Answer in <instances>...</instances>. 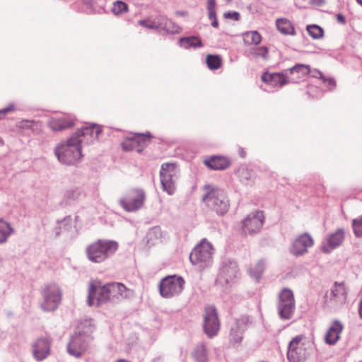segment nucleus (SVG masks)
<instances>
[{"instance_id": "f257e3e1", "label": "nucleus", "mask_w": 362, "mask_h": 362, "mask_svg": "<svg viewBox=\"0 0 362 362\" xmlns=\"http://www.w3.org/2000/svg\"><path fill=\"white\" fill-rule=\"evenodd\" d=\"M133 294V291L122 283L111 282L103 284L100 281L93 280L88 286V303L90 306H100L107 302L118 303L131 298Z\"/></svg>"}, {"instance_id": "f03ea898", "label": "nucleus", "mask_w": 362, "mask_h": 362, "mask_svg": "<svg viewBox=\"0 0 362 362\" xmlns=\"http://www.w3.org/2000/svg\"><path fill=\"white\" fill-rule=\"evenodd\" d=\"M202 201L206 206L218 215L226 214L230 208L229 200L223 190L213 185H206Z\"/></svg>"}, {"instance_id": "7ed1b4c3", "label": "nucleus", "mask_w": 362, "mask_h": 362, "mask_svg": "<svg viewBox=\"0 0 362 362\" xmlns=\"http://www.w3.org/2000/svg\"><path fill=\"white\" fill-rule=\"evenodd\" d=\"M82 139L72 135L66 143L59 144L55 148V155L58 160L66 165L76 164L81 158Z\"/></svg>"}, {"instance_id": "20e7f679", "label": "nucleus", "mask_w": 362, "mask_h": 362, "mask_svg": "<svg viewBox=\"0 0 362 362\" xmlns=\"http://www.w3.org/2000/svg\"><path fill=\"white\" fill-rule=\"evenodd\" d=\"M117 247V243L115 241L98 240L87 247L86 254L89 260L100 263L114 253Z\"/></svg>"}, {"instance_id": "39448f33", "label": "nucleus", "mask_w": 362, "mask_h": 362, "mask_svg": "<svg viewBox=\"0 0 362 362\" xmlns=\"http://www.w3.org/2000/svg\"><path fill=\"white\" fill-rule=\"evenodd\" d=\"M310 342L303 336H297L289 343L287 352L288 359L291 362H301L308 355Z\"/></svg>"}, {"instance_id": "423d86ee", "label": "nucleus", "mask_w": 362, "mask_h": 362, "mask_svg": "<svg viewBox=\"0 0 362 362\" xmlns=\"http://www.w3.org/2000/svg\"><path fill=\"white\" fill-rule=\"evenodd\" d=\"M177 168L175 163H165L160 170V182L163 189L168 194H173L175 189V181L177 177Z\"/></svg>"}, {"instance_id": "0eeeda50", "label": "nucleus", "mask_w": 362, "mask_h": 362, "mask_svg": "<svg viewBox=\"0 0 362 362\" xmlns=\"http://www.w3.org/2000/svg\"><path fill=\"white\" fill-rule=\"evenodd\" d=\"M145 193L143 190L134 189L129 191L119 203L122 209L128 212L135 211L142 207L145 201Z\"/></svg>"}, {"instance_id": "6e6552de", "label": "nucleus", "mask_w": 362, "mask_h": 362, "mask_svg": "<svg viewBox=\"0 0 362 362\" xmlns=\"http://www.w3.org/2000/svg\"><path fill=\"white\" fill-rule=\"evenodd\" d=\"M184 284L185 281L181 277L167 276L160 284V293L164 298H172L182 291Z\"/></svg>"}, {"instance_id": "1a4fd4ad", "label": "nucleus", "mask_w": 362, "mask_h": 362, "mask_svg": "<svg viewBox=\"0 0 362 362\" xmlns=\"http://www.w3.org/2000/svg\"><path fill=\"white\" fill-rule=\"evenodd\" d=\"M264 214L262 211H255L249 214L242 221V230L245 235H252L257 233L264 223Z\"/></svg>"}, {"instance_id": "9d476101", "label": "nucleus", "mask_w": 362, "mask_h": 362, "mask_svg": "<svg viewBox=\"0 0 362 362\" xmlns=\"http://www.w3.org/2000/svg\"><path fill=\"white\" fill-rule=\"evenodd\" d=\"M347 299V292L343 283H334L325 293L324 303L327 306L337 307L344 305Z\"/></svg>"}, {"instance_id": "9b49d317", "label": "nucleus", "mask_w": 362, "mask_h": 362, "mask_svg": "<svg viewBox=\"0 0 362 362\" xmlns=\"http://www.w3.org/2000/svg\"><path fill=\"white\" fill-rule=\"evenodd\" d=\"M42 296L44 300L42 303V308L45 311H53L57 309L62 300L61 291L55 284L47 285L42 291Z\"/></svg>"}, {"instance_id": "f8f14e48", "label": "nucleus", "mask_w": 362, "mask_h": 362, "mask_svg": "<svg viewBox=\"0 0 362 362\" xmlns=\"http://www.w3.org/2000/svg\"><path fill=\"white\" fill-rule=\"evenodd\" d=\"M203 327L209 337L211 338L217 334L220 329V322L214 307L206 306L205 308Z\"/></svg>"}, {"instance_id": "ddd939ff", "label": "nucleus", "mask_w": 362, "mask_h": 362, "mask_svg": "<svg viewBox=\"0 0 362 362\" xmlns=\"http://www.w3.org/2000/svg\"><path fill=\"white\" fill-rule=\"evenodd\" d=\"M213 250L211 244L203 240L191 252L189 259L193 264L209 262L211 259Z\"/></svg>"}, {"instance_id": "4468645a", "label": "nucleus", "mask_w": 362, "mask_h": 362, "mask_svg": "<svg viewBox=\"0 0 362 362\" xmlns=\"http://www.w3.org/2000/svg\"><path fill=\"white\" fill-rule=\"evenodd\" d=\"M279 298V315L282 318L289 319L294 308V298L292 291L288 288H284L281 292Z\"/></svg>"}, {"instance_id": "2eb2a0df", "label": "nucleus", "mask_w": 362, "mask_h": 362, "mask_svg": "<svg viewBox=\"0 0 362 362\" xmlns=\"http://www.w3.org/2000/svg\"><path fill=\"white\" fill-rule=\"evenodd\" d=\"M151 136L139 134L131 138H126L122 143L123 150L126 151H136L141 152L143 148L150 142Z\"/></svg>"}, {"instance_id": "dca6fc26", "label": "nucleus", "mask_w": 362, "mask_h": 362, "mask_svg": "<svg viewBox=\"0 0 362 362\" xmlns=\"http://www.w3.org/2000/svg\"><path fill=\"white\" fill-rule=\"evenodd\" d=\"M314 244L313 238L308 233H303L298 235L293 241L290 251L296 255L300 256L308 252L309 247H311Z\"/></svg>"}, {"instance_id": "f3484780", "label": "nucleus", "mask_w": 362, "mask_h": 362, "mask_svg": "<svg viewBox=\"0 0 362 362\" xmlns=\"http://www.w3.org/2000/svg\"><path fill=\"white\" fill-rule=\"evenodd\" d=\"M75 118L70 115H64L51 117L47 126L54 132H61L74 127Z\"/></svg>"}, {"instance_id": "a211bd4d", "label": "nucleus", "mask_w": 362, "mask_h": 362, "mask_svg": "<svg viewBox=\"0 0 362 362\" xmlns=\"http://www.w3.org/2000/svg\"><path fill=\"white\" fill-rule=\"evenodd\" d=\"M32 352L34 358L38 361L46 358L50 352V341L48 338H39L33 344Z\"/></svg>"}, {"instance_id": "6ab92c4d", "label": "nucleus", "mask_w": 362, "mask_h": 362, "mask_svg": "<svg viewBox=\"0 0 362 362\" xmlns=\"http://www.w3.org/2000/svg\"><path fill=\"white\" fill-rule=\"evenodd\" d=\"M345 238V231L342 228L336 230L328 235L327 242L322 245L321 250L325 253H329L342 244Z\"/></svg>"}, {"instance_id": "aec40b11", "label": "nucleus", "mask_w": 362, "mask_h": 362, "mask_svg": "<svg viewBox=\"0 0 362 362\" xmlns=\"http://www.w3.org/2000/svg\"><path fill=\"white\" fill-rule=\"evenodd\" d=\"M87 345L84 338L81 334L72 337L67 346L69 354L76 358L81 357L86 351Z\"/></svg>"}, {"instance_id": "412c9836", "label": "nucleus", "mask_w": 362, "mask_h": 362, "mask_svg": "<svg viewBox=\"0 0 362 362\" xmlns=\"http://www.w3.org/2000/svg\"><path fill=\"white\" fill-rule=\"evenodd\" d=\"M101 132L102 129L100 126L92 124L77 130L73 135L78 139H82L83 142L88 143L94 139H97Z\"/></svg>"}, {"instance_id": "4be33fe9", "label": "nucleus", "mask_w": 362, "mask_h": 362, "mask_svg": "<svg viewBox=\"0 0 362 362\" xmlns=\"http://www.w3.org/2000/svg\"><path fill=\"white\" fill-rule=\"evenodd\" d=\"M261 79L263 82L273 86H283L289 82L288 78L284 73L264 72Z\"/></svg>"}, {"instance_id": "5701e85b", "label": "nucleus", "mask_w": 362, "mask_h": 362, "mask_svg": "<svg viewBox=\"0 0 362 362\" xmlns=\"http://www.w3.org/2000/svg\"><path fill=\"white\" fill-rule=\"evenodd\" d=\"M343 328V325L339 321H334L325 334V342L329 345L335 344L340 338Z\"/></svg>"}, {"instance_id": "b1692460", "label": "nucleus", "mask_w": 362, "mask_h": 362, "mask_svg": "<svg viewBox=\"0 0 362 362\" xmlns=\"http://www.w3.org/2000/svg\"><path fill=\"white\" fill-rule=\"evenodd\" d=\"M204 163L210 169L223 170L230 165V160L224 156H212L204 159Z\"/></svg>"}, {"instance_id": "393cba45", "label": "nucleus", "mask_w": 362, "mask_h": 362, "mask_svg": "<svg viewBox=\"0 0 362 362\" xmlns=\"http://www.w3.org/2000/svg\"><path fill=\"white\" fill-rule=\"evenodd\" d=\"M191 356L194 362L209 361L207 354V349L206 345H204V344L197 345L194 351L192 352Z\"/></svg>"}, {"instance_id": "a878e982", "label": "nucleus", "mask_w": 362, "mask_h": 362, "mask_svg": "<svg viewBox=\"0 0 362 362\" xmlns=\"http://www.w3.org/2000/svg\"><path fill=\"white\" fill-rule=\"evenodd\" d=\"M238 272L237 265L235 264L230 263L221 268L219 276L221 278H225L226 281L228 282L236 277Z\"/></svg>"}, {"instance_id": "bb28decb", "label": "nucleus", "mask_w": 362, "mask_h": 362, "mask_svg": "<svg viewBox=\"0 0 362 362\" xmlns=\"http://www.w3.org/2000/svg\"><path fill=\"white\" fill-rule=\"evenodd\" d=\"M278 30L285 35H293L295 29L290 21L287 19H279L276 21Z\"/></svg>"}, {"instance_id": "cd10ccee", "label": "nucleus", "mask_w": 362, "mask_h": 362, "mask_svg": "<svg viewBox=\"0 0 362 362\" xmlns=\"http://www.w3.org/2000/svg\"><path fill=\"white\" fill-rule=\"evenodd\" d=\"M291 74H296L297 78H300L310 74L311 69L310 66L303 64H296L289 69Z\"/></svg>"}, {"instance_id": "c85d7f7f", "label": "nucleus", "mask_w": 362, "mask_h": 362, "mask_svg": "<svg viewBox=\"0 0 362 362\" xmlns=\"http://www.w3.org/2000/svg\"><path fill=\"white\" fill-rule=\"evenodd\" d=\"M244 42L247 45H258L261 42L262 37L257 31H248L243 35Z\"/></svg>"}, {"instance_id": "c756f323", "label": "nucleus", "mask_w": 362, "mask_h": 362, "mask_svg": "<svg viewBox=\"0 0 362 362\" xmlns=\"http://www.w3.org/2000/svg\"><path fill=\"white\" fill-rule=\"evenodd\" d=\"M12 228L6 221L0 219V243L6 241L8 236L12 233Z\"/></svg>"}, {"instance_id": "7c9ffc66", "label": "nucleus", "mask_w": 362, "mask_h": 362, "mask_svg": "<svg viewBox=\"0 0 362 362\" xmlns=\"http://www.w3.org/2000/svg\"><path fill=\"white\" fill-rule=\"evenodd\" d=\"M244 329L237 323L235 327H233L230 331V340L234 343H240L243 339Z\"/></svg>"}, {"instance_id": "2f4dec72", "label": "nucleus", "mask_w": 362, "mask_h": 362, "mask_svg": "<svg viewBox=\"0 0 362 362\" xmlns=\"http://www.w3.org/2000/svg\"><path fill=\"white\" fill-rule=\"evenodd\" d=\"M206 64L210 69L216 70L221 67L222 61L218 56L209 54L206 57Z\"/></svg>"}, {"instance_id": "473e14b6", "label": "nucleus", "mask_w": 362, "mask_h": 362, "mask_svg": "<svg viewBox=\"0 0 362 362\" xmlns=\"http://www.w3.org/2000/svg\"><path fill=\"white\" fill-rule=\"evenodd\" d=\"M180 42L186 43L185 47H197L202 45L201 40L197 37H183L180 39Z\"/></svg>"}, {"instance_id": "72a5a7b5", "label": "nucleus", "mask_w": 362, "mask_h": 362, "mask_svg": "<svg viewBox=\"0 0 362 362\" xmlns=\"http://www.w3.org/2000/svg\"><path fill=\"white\" fill-rule=\"evenodd\" d=\"M352 228L356 237H362V216L352 221Z\"/></svg>"}, {"instance_id": "f704fd0d", "label": "nucleus", "mask_w": 362, "mask_h": 362, "mask_svg": "<svg viewBox=\"0 0 362 362\" xmlns=\"http://www.w3.org/2000/svg\"><path fill=\"white\" fill-rule=\"evenodd\" d=\"M307 30L310 35L315 39L320 38L323 35V30L316 25H308Z\"/></svg>"}, {"instance_id": "c9c22d12", "label": "nucleus", "mask_w": 362, "mask_h": 362, "mask_svg": "<svg viewBox=\"0 0 362 362\" xmlns=\"http://www.w3.org/2000/svg\"><path fill=\"white\" fill-rule=\"evenodd\" d=\"M264 269V264L262 262H259L255 265L250 269V275L256 279H258L262 274Z\"/></svg>"}, {"instance_id": "e433bc0d", "label": "nucleus", "mask_w": 362, "mask_h": 362, "mask_svg": "<svg viewBox=\"0 0 362 362\" xmlns=\"http://www.w3.org/2000/svg\"><path fill=\"white\" fill-rule=\"evenodd\" d=\"M238 176L240 181L245 182L253 177V173L246 168H241L238 170Z\"/></svg>"}, {"instance_id": "4c0bfd02", "label": "nucleus", "mask_w": 362, "mask_h": 362, "mask_svg": "<svg viewBox=\"0 0 362 362\" xmlns=\"http://www.w3.org/2000/svg\"><path fill=\"white\" fill-rule=\"evenodd\" d=\"M268 49L264 46L253 48L251 51V54L255 57H262L263 59H266Z\"/></svg>"}, {"instance_id": "58836bf2", "label": "nucleus", "mask_w": 362, "mask_h": 362, "mask_svg": "<svg viewBox=\"0 0 362 362\" xmlns=\"http://www.w3.org/2000/svg\"><path fill=\"white\" fill-rule=\"evenodd\" d=\"M127 5L123 1L115 2L112 7V11L115 14H119L127 11Z\"/></svg>"}, {"instance_id": "ea45409f", "label": "nucleus", "mask_w": 362, "mask_h": 362, "mask_svg": "<svg viewBox=\"0 0 362 362\" xmlns=\"http://www.w3.org/2000/svg\"><path fill=\"white\" fill-rule=\"evenodd\" d=\"M16 110L15 104L11 103L8 107L0 110V119H4L8 114H11Z\"/></svg>"}, {"instance_id": "a19ab883", "label": "nucleus", "mask_w": 362, "mask_h": 362, "mask_svg": "<svg viewBox=\"0 0 362 362\" xmlns=\"http://www.w3.org/2000/svg\"><path fill=\"white\" fill-rule=\"evenodd\" d=\"M138 24L147 29H158L159 26L151 19L140 20L138 21Z\"/></svg>"}, {"instance_id": "79ce46f5", "label": "nucleus", "mask_w": 362, "mask_h": 362, "mask_svg": "<svg viewBox=\"0 0 362 362\" xmlns=\"http://www.w3.org/2000/svg\"><path fill=\"white\" fill-rule=\"evenodd\" d=\"M322 81L324 83H325L329 87V89H330V88L334 87L336 85L335 81L333 78H329V77L324 76V78H322Z\"/></svg>"}, {"instance_id": "37998d69", "label": "nucleus", "mask_w": 362, "mask_h": 362, "mask_svg": "<svg viewBox=\"0 0 362 362\" xmlns=\"http://www.w3.org/2000/svg\"><path fill=\"white\" fill-rule=\"evenodd\" d=\"M164 29L166 30L167 32L170 33L177 32V29L174 28L173 23L170 21H165Z\"/></svg>"}, {"instance_id": "c03bdc74", "label": "nucleus", "mask_w": 362, "mask_h": 362, "mask_svg": "<svg viewBox=\"0 0 362 362\" xmlns=\"http://www.w3.org/2000/svg\"><path fill=\"white\" fill-rule=\"evenodd\" d=\"M224 16L228 18H233L235 21H238L240 18V14L238 12H228L224 13Z\"/></svg>"}, {"instance_id": "a18cd8bd", "label": "nucleus", "mask_w": 362, "mask_h": 362, "mask_svg": "<svg viewBox=\"0 0 362 362\" xmlns=\"http://www.w3.org/2000/svg\"><path fill=\"white\" fill-rule=\"evenodd\" d=\"M310 73L312 74L313 77L318 78H320L321 80H322V78H324L325 76L323 75V74L317 69H314V70L311 71Z\"/></svg>"}, {"instance_id": "49530a36", "label": "nucleus", "mask_w": 362, "mask_h": 362, "mask_svg": "<svg viewBox=\"0 0 362 362\" xmlns=\"http://www.w3.org/2000/svg\"><path fill=\"white\" fill-rule=\"evenodd\" d=\"M147 238H148V241H147L148 243L151 244L150 241L152 240L153 238H156V239L158 238L156 231V230H150L147 234Z\"/></svg>"}, {"instance_id": "de8ad7c7", "label": "nucleus", "mask_w": 362, "mask_h": 362, "mask_svg": "<svg viewBox=\"0 0 362 362\" xmlns=\"http://www.w3.org/2000/svg\"><path fill=\"white\" fill-rule=\"evenodd\" d=\"M207 9L208 10L216 9V1H215V0H209L208 1Z\"/></svg>"}, {"instance_id": "09e8293b", "label": "nucleus", "mask_w": 362, "mask_h": 362, "mask_svg": "<svg viewBox=\"0 0 362 362\" xmlns=\"http://www.w3.org/2000/svg\"><path fill=\"white\" fill-rule=\"evenodd\" d=\"M337 21L341 24H344L346 23V18L341 13H338L336 16Z\"/></svg>"}, {"instance_id": "8fccbe9b", "label": "nucleus", "mask_w": 362, "mask_h": 362, "mask_svg": "<svg viewBox=\"0 0 362 362\" xmlns=\"http://www.w3.org/2000/svg\"><path fill=\"white\" fill-rule=\"evenodd\" d=\"M208 15H209V18L210 19H215L216 18V9H212V10H208Z\"/></svg>"}, {"instance_id": "3c124183", "label": "nucleus", "mask_w": 362, "mask_h": 362, "mask_svg": "<svg viewBox=\"0 0 362 362\" xmlns=\"http://www.w3.org/2000/svg\"><path fill=\"white\" fill-rule=\"evenodd\" d=\"M325 0H310V3L313 5L320 6L323 4Z\"/></svg>"}, {"instance_id": "603ef678", "label": "nucleus", "mask_w": 362, "mask_h": 362, "mask_svg": "<svg viewBox=\"0 0 362 362\" xmlns=\"http://www.w3.org/2000/svg\"><path fill=\"white\" fill-rule=\"evenodd\" d=\"M213 20H214V21H213V22H212V23H211V25H212L213 27H214V28H218V23L217 19H216V18H215V19H213Z\"/></svg>"}, {"instance_id": "864d4df0", "label": "nucleus", "mask_w": 362, "mask_h": 362, "mask_svg": "<svg viewBox=\"0 0 362 362\" xmlns=\"http://www.w3.org/2000/svg\"><path fill=\"white\" fill-rule=\"evenodd\" d=\"M359 315H360V317L362 318V298H361L360 305H359Z\"/></svg>"}, {"instance_id": "5fc2aeb1", "label": "nucleus", "mask_w": 362, "mask_h": 362, "mask_svg": "<svg viewBox=\"0 0 362 362\" xmlns=\"http://www.w3.org/2000/svg\"><path fill=\"white\" fill-rule=\"evenodd\" d=\"M0 145H4V140L0 137Z\"/></svg>"}, {"instance_id": "6e6d98bb", "label": "nucleus", "mask_w": 362, "mask_h": 362, "mask_svg": "<svg viewBox=\"0 0 362 362\" xmlns=\"http://www.w3.org/2000/svg\"><path fill=\"white\" fill-rule=\"evenodd\" d=\"M357 2L362 6V0H356Z\"/></svg>"}, {"instance_id": "4d7b16f0", "label": "nucleus", "mask_w": 362, "mask_h": 362, "mask_svg": "<svg viewBox=\"0 0 362 362\" xmlns=\"http://www.w3.org/2000/svg\"><path fill=\"white\" fill-rule=\"evenodd\" d=\"M228 2H230L232 0H226Z\"/></svg>"}]
</instances>
